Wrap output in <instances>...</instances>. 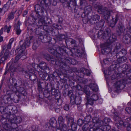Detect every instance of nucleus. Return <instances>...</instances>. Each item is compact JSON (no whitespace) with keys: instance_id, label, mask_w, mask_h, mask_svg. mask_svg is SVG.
<instances>
[{"instance_id":"nucleus-1","label":"nucleus","mask_w":131,"mask_h":131,"mask_svg":"<svg viewBox=\"0 0 131 131\" xmlns=\"http://www.w3.org/2000/svg\"><path fill=\"white\" fill-rule=\"evenodd\" d=\"M116 39L117 37L114 34H112L110 36L107 40V42L101 45L102 53L103 54H105L110 52L112 50L111 44L115 42Z\"/></svg>"},{"instance_id":"nucleus-2","label":"nucleus","mask_w":131,"mask_h":131,"mask_svg":"<svg viewBox=\"0 0 131 131\" xmlns=\"http://www.w3.org/2000/svg\"><path fill=\"white\" fill-rule=\"evenodd\" d=\"M33 37L32 36H30L28 37H27L23 44L20 46V49L19 50L22 51L20 53L21 56L20 57L21 58L23 56V58H26V55L27 53L25 52L24 50L26 48L29 47L30 44V40Z\"/></svg>"},{"instance_id":"nucleus-3","label":"nucleus","mask_w":131,"mask_h":131,"mask_svg":"<svg viewBox=\"0 0 131 131\" xmlns=\"http://www.w3.org/2000/svg\"><path fill=\"white\" fill-rule=\"evenodd\" d=\"M66 48L63 47L61 48L57 46H55L53 47V48H49L48 50L49 52L51 54H54L56 53L60 56L62 55L66 52V51L65 49Z\"/></svg>"},{"instance_id":"nucleus-4","label":"nucleus","mask_w":131,"mask_h":131,"mask_svg":"<svg viewBox=\"0 0 131 131\" xmlns=\"http://www.w3.org/2000/svg\"><path fill=\"white\" fill-rule=\"evenodd\" d=\"M75 0H71L67 1L66 7L71 10L72 12L76 13L78 10V6L76 5Z\"/></svg>"},{"instance_id":"nucleus-5","label":"nucleus","mask_w":131,"mask_h":131,"mask_svg":"<svg viewBox=\"0 0 131 131\" xmlns=\"http://www.w3.org/2000/svg\"><path fill=\"white\" fill-rule=\"evenodd\" d=\"M9 116H7V118L8 119L10 118V122L11 124H13V125H15V124L19 123L21 122L22 121L21 118L19 116L16 117L14 116L13 115L11 114L10 112L9 113Z\"/></svg>"},{"instance_id":"nucleus-6","label":"nucleus","mask_w":131,"mask_h":131,"mask_svg":"<svg viewBox=\"0 0 131 131\" xmlns=\"http://www.w3.org/2000/svg\"><path fill=\"white\" fill-rule=\"evenodd\" d=\"M114 116V119L116 122L115 125L117 126V128H120V126L122 125L124 126H126L125 123L122 121L120 117L116 114H115Z\"/></svg>"},{"instance_id":"nucleus-7","label":"nucleus","mask_w":131,"mask_h":131,"mask_svg":"<svg viewBox=\"0 0 131 131\" xmlns=\"http://www.w3.org/2000/svg\"><path fill=\"white\" fill-rule=\"evenodd\" d=\"M92 122L94 123L93 125L94 129L96 131L97 129L98 128L100 125H102L103 123V121L99 120L98 118L97 117H94L92 119Z\"/></svg>"},{"instance_id":"nucleus-8","label":"nucleus","mask_w":131,"mask_h":131,"mask_svg":"<svg viewBox=\"0 0 131 131\" xmlns=\"http://www.w3.org/2000/svg\"><path fill=\"white\" fill-rule=\"evenodd\" d=\"M70 101L72 104H76L79 105L81 103V98L79 96H75L74 95H72L70 97Z\"/></svg>"},{"instance_id":"nucleus-9","label":"nucleus","mask_w":131,"mask_h":131,"mask_svg":"<svg viewBox=\"0 0 131 131\" xmlns=\"http://www.w3.org/2000/svg\"><path fill=\"white\" fill-rule=\"evenodd\" d=\"M65 63H64L63 66V62L61 63L60 66L62 67L63 69H65V67L66 66V63H69V64H75L76 63V61L74 59H72L69 57H67L65 59Z\"/></svg>"},{"instance_id":"nucleus-10","label":"nucleus","mask_w":131,"mask_h":131,"mask_svg":"<svg viewBox=\"0 0 131 131\" xmlns=\"http://www.w3.org/2000/svg\"><path fill=\"white\" fill-rule=\"evenodd\" d=\"M22 51L19 50L18 51V55L15 58V60L14 61V59H12L10 61V64L11 63V64L10 65L9 67V68L10 69L12 67L13 68H14V70L15 71H16V70H15L16 68L15 67H13L15 65V64L16 63L17 61L20 58H21L20 57V56H21V52Z\"/></svg>"},{"instance_id":"nucleus-11","label":"nucleus","mask_w":131,"mask_h":131,"mask_svg":"<svg viewBox=\"0 0 131 131\" xmlns=\"http://www.w3.org/2000/svg\"><path fill=\"white\" fill-rule=\"evenodd\" d=\"M111 129L110 126L108 124L100 125L96 131H108Z\"/></svg>"},{"instance_id":"nucleus-12","label":"nucleus","mask_w":131,"mask_h":131,"mask_svg":"<svg viewBox=\"0 0 131 131\" xmlns=\"http://www.w3.org/2000/svg\"><path fill=\"white\" fill-rule=\"evenodd\" d=\"M9 50H6L3 56L1 58L0 60V64H3L5 63V61L7 59L9 54Z\"/></svg>"},{"instance_id":"nucleus-13","label":"nucleus","mask_w":131,"mask_h":131,"mask_svg":"<svg viewBox=\"0 0 131 131\" xmlns=\"http://www.w3.org/2000/svg\"><path fill=\"white\" fill-rule=\"evenodd\" d=\"M38 18V24L37 25V26H41L44 25L45 24V20H44V18L42 15H38L37 16Z\"/></svg>"},{"instance_id":"nucleus-14","label":"nucleus","mask_w":131,"mask_h":131,"mask_svg":"<svg viewBox=\"0 0 131 131\" xmlns=\"http://www.w3.org/2000/svg\"><path fill=\"white\" fill-rule=\"evenodd\" d=\"M123 40L125 44H128L131 42V36L130 34L127 33L124 36Z\"/></svg>"},{"instance_id":"nucleus-15","label":"nucleus","mask_w":131,"mask_h":131,"mask_svg":"<svg viewBox=\"0 0 131 131\" xmlns=\"http://www.w3.org/2000/svg\"><path fill=\"white\" fill-rule=\"evenodd\" d=\"M21 24L19 20H18L17 23L15 24L14 26V29L16 32L17 35H19L21 33V30L20 28V26Z\"/></svg>"},{"instance_id":"nucleus-16","label":"nucleus","mask_w":131,"mask_h":131,"mask_svg":"<svg viewBox=\"0 0 131 131\" xmlns=\"http://www.w3.org/2000/svg\"><path fill=\"white\" fill-rule=\"evenodd\" d=\"M35 8L37 16L38 15H39V13H42L44 12V9L39 4L36 5L35 7Z\"/></svg>"},{"instance_id":"nucleus-17","label":"nucleus","mask_w":131,"mask_h":131,"mask_svg":"<svg viewBox=\"0 0 131 131\" xmlns=\"http://www.w3.org/2000/svg\"><path fill=\"white\" fill-rule=\"evenodd\" d=\"M38 72L40 77L42 79L48 80V77H48L47 74L46 73L43 72V71L40 70L38 71Z\"/></svg>"},{"instance_id":"nucleus-18","label":"nucleus","mask_w":131,"mask_h":131,"mask_svg":"<svg viewBox=\"0 0 131 131\" xmlns=\"http://www.w3.org/2000/svg\"><path fill=\"white\" fill-rule=\"evenodd\" d=\"M97 12L100 14H103L107 9V8L102 6V5H98L97 6Z\"/></svg>"},{"instance_id":"nucleus-19","label":"nucleus","mask_w":131,"mask_h":131,"mask_svg":"<svg viewBox=\"0 0 131 131\" xmlns=\"http://www.w3.org/2000/svg\"><path fill=\"white\" fill-rule=\"evenodd\" d=\"M28 26V28L29 29L33 31H35L37 30V25L36 23H33L32 24H28V25H26Z\"/></svg>"},{"instance_id":"nucleus-20","label":"nucleus","mask_w":131,"mask_h":131,"mask_svg":"<svg viewBox=\"0 0 131 131\" xmlns=\"http://www.w3.org/2000/svg\"><path fill=\"white\" fill-rule=\"evenodd\" d=\"M16 11H12L9 13L8 15V17L6 19V22H8L10 20L13 19L14 18V16L15 14Z\"/></svg>"},{"instance_id":"nucleus-21","label":"nucleus","mask_w":131,"mask_h":131,"mask_svg":"<svg viewBox=\"0 0 131 131\" xmlns=\"http://www.w3.org/2000/svg\"><path fill=\"white\" fill-rule=\"evenodd\" d=\"M36 19L33 17L30 16L25 21L26 25H28V24H32L33 23H36Z\"/></svg>"},{"instance_id":"nucleus-22","label":"nucleus","mask_w":131,"mask_h":131,"mask_svg":"<svg viewBox=\"0 0 131 131\" xmlns=\"http://www.w3.org/2000/svg\"><path fill=\"white\" fill-rule=\"evenodd\" d=\"M66 118L68 120V124H69V123H70L71 126L72 127H73V125H75V127H76V124L73 122V119L72 117H69L68 116H66Z\"/></svg>"},{"instance_id":"nucleus-23","label":"nucleus","mask_w":131,"mask_h":131,"mask_svg":"<svg viewBox=\"0 0 131 131\" xmlns=\"http://www.w3.org/2000/svg\"><path fill=\"white\" fill-rule=\"evenodd\" d=\"M39 68H40L41 70H49L48 67H47L46 64L45 62H42L39 65Z\"/></svg>"},{"instance_id":"nucleus-24","label":"nucleus","mask_w":131,"mask_h":131,"mask_svg":"<svg viewBox=\"0 0 131 131\" xmlns=\"http://www.w3.org/2000/svg\"><path fill=\"white\" fill-rule=\"evenodd\" d=\"M49 122L50 125L51 127H54L57 126V121L55 118H52L50 119Z\"/></svg>"},{"instance_id":"nucleus-25","label":"nucleus","mask_w":131,"mask_h":131,"mask_svg":"<svg viewBox=\"0 0 131 131\" xmlns=\"http://www.w3.org/2000/svg\"><path fill=\"white\" fill-rule=\"evenodd\" d=\"M3 99L5 100V103H6L10 104L12 103V99L9 95L5 96Z\"/></svg>"},{"instance_id":"nucleus-26","label":"nucleus","mask_w":131,"mask_h":131,"mask_svg":"<svg viewBox=\"0 0 131 131\" xmlns=\"http://www.w3.org/2000/svg\"><path fill=\"white\" fill-rule=\"evenodd\" d=\"M124 26L122 25L119 24L118 26V29L117 30V33L119 35H120L122 34L124 29Z\"/></svg>"},{"instance_id":"nucleus-27","label":"nucleus","mask_w":131,"mask_h":131,"mask_svg":"<svg viewBox=\"0 0 131 131\" xmlns=\"http://www.w3.org/2000/svg\"><path fill=\"white\" fill-rule=\"evenodd\" d=\"M15 66H16L15 64L14 66L13 67H15L16 68L15 69V70H16V71H15V70H14V68L13 69L12 68H12H11L10 69L9 68V69L11 70H13V71H14V72L16 71L17 70H17H18L19 71H22L23 72H24V73H27L26 71L24 70V69H23V68H22L21 67H18L17 68H16V67H15Z\"/></svg>"},{"instance_id":"nucleus-28","label":"nucleus","mask_w":131,"mask_h":131,"mask_svg":"<svg viewBox=\"0 0 131 131\" xmlns=\"http://www.w3.org/2000/svg\"><path fill=\"white\" fill-rule=\"evenodd\" d=\"M90 86L93 91H97L98 90L97 86L95 84L91 83L90 84Z\"/></svg>"},{"instance_id":"nucleus-29","label":"nucleus","mask_w":131,"mask_h":131,"mask_svg":"<svg viewBox=\"0 0 131 131\" xmlns=\"http://www.w3.org/2000/svg\"><path fill=\"white\" fill-rule=\"evenodd\" d=\"M17 125L16 124H15V125H14L12 126V127L10 128L7 127V128L5 129L7 130H9V131H17V130L16 128L17 127Z\"/></svg>"},{"instance_id":"nucleus-30","label":"nucleus","mask_w":131,"mask_h":131,"mask_svg":"<svg viewBox=\"0 0 131 131\" xmlns=\"http://www.w3.org/2000/svg\"><path fill=\"white\" fill-rule=\"evenodd\" d=\"M123 84L121 81H119L116 82L115 84V88L118 90H119L121 89V87L123 85Z\"/></svg>"},{"instance_id":"nucleus-31","label":"nucleus","mask_w":131,"mask_h":131,"mask_svg":"<svg viewBox=\"0 0 131 131\" xmlns=\"http://www.w3.org/2000/svg\"><path fill=\"white\" fill-rule=\"evenodd\" d=\"M16 93H17L18 92L22 94L24 96H25L26 95V91L24 89V88L23 87H20L18 89V91H17Z\"/></svg>"},{"instance_id":"nucleus-32","label":"nucleus","mask_w":131,"mask_h":131,"mask_svg":"<svg viewBox=\"0 0 131 131\" xmlns=\"http://www.w3.org/2000/svg\"><path fill=\"white\" fill-rule=\"evenodd\" d=\"M9 113H8L6 114H5V116L6 117V118H2L1 120V122L3 124H5L6 123V121L8 120V121H9L10 122V118L8 119H7V116H9L8 115Z\"/></svg>"},{"instance_id":"nucleus-33","label":"nucleus","mask_w":131,"mask_h":131,"mask_svg":"<svg viewBox=\"0 0 131 131\" xmlns=\"http://www.w3.org/2000/svg\"><path fill=\"white\" fill-rule=\"evenodd\" d=\"M112 12V11L108 10L107 9L104 13V17L105 18L108 19L110 17V14Z\"/></svg>"},{"instance_id":"nucleus-34","label":"nucleus","mask_w":131,"mask_h":131,"mask_svg":"<svg viewBox=\"0 0 131 131\" xmlns=\"http://www.w3.org/2000/svg\"><path fill=\"white\" fill-rule=\"evenodd\" d=\"M92 10L91 7L90 6H86L84 8V13L86 14H88Z\"/></svg>"},{"instance_id":"nucleus-35","label":"nucleus","mask_w":131,"mask_h":131,"mask_svg":"<svg viewBox=\"0 0 131 131\" xmlns=\"http://www.w3.org/2000/svg\"><path fill=\"white\" fill-rule=\"evenodd\" d=\"M12 80L13 81L12 84L15 86L14 88L15 90H13V91L15 93H16L17 92V89L16 88V87L17 86V83L16 82V81L15 79H12Z\"/></svg>"},{"instance_id":"nucleus-36","label":"nucleus","mask_w":131,"mask_h":131,"mask_svg":"<svg viewBox=\"0 0 131 131\" xmlns=\"http://www.w3.org/2000/svg\"><path fill=\"white\" fill-rule=\"evenodd\" d=\"M20 97V96L19 95H15L14 97L12 99V100L14 102L17 103L18 102Z\"/></svg>"},{"instance_id":"nucleus-37","label":"nucleus","mask_w":131,"mask_h":131,"mask_svg":"<svg viewBox=\"0 0 131 131\" xmlns=\"http://www.w3.org/2000/svg\"><path fill=\"white\" fill-rule=\"evenodd\" d=\"M81 71L84 74H90V72L89 71L84 68H81Z\"/></svg>"},{"instance_id":"nucleus-38","label":"nucleus","mask_w":131,"mask_h":131,"mask_svg":"<svg viewBox=\"0 0 131 131\" xmlns=\"http://www.w3.org/2000/svg\"><path fill=\"white\" fill-rule=\"evenodd\" d=\"M14 40V39L13 38H11L9 40L8 43V45H6L7 48L8 49H10L11 48V45L12 43Z\"/></svg>"},{"instance_id":"nucleus-39","label":"nucleus","mask_w":131,"mask_h":131,"mask_svg":"<svg viewBox=\"0 0 131 131\" xmlns=\"http://www.w3.org/2000/svg\"><path fill=\"white\" fill-rule=\"evenodd\" d=\"M58 121H59V125L64 123V119L61 116H60L58 117Z\"/></svg>"},{"instance_id":"nucleus-40","label":"nucleus","mask_w":131,"mask_h":131,"mask_svg":"<svg viewBox=\"0 0 131 131\" xmlns=\"http://www.w3.org/2000/svg\"><path fill=\"white\" fill-rule=\"evenodd\" d=\"M9 7V5H7V3L4 5L2 8L4 12V14L8 10Z\"/></svg>"},{"instance_id":"nucleus-41","label":"nucleus","mask_w":131,"mask_h":131,"mask_svg":"<svg viewBox=\"0 0 131 131\" xmlns=\"http://www.w3.org/2000/svg\"><path fill=\"white\" fill-rule=\"evenodd\" d=\"M59 125L62 127V131H66L68 129V126L64 123Z\"/></svg>"},{"instance_id":"nucleus-42","label":"nucleus","mask_w":131,"mask_h":131,"mask_svg":"<svg viewBox=\"0 0 131 131\" xmlns=\"http://www.w3.org/2000/svg\"><path fill=\"white\" fill-rule=\"evenodd\" d=\"M100 18V16L97 15H93L91 18V19L94 21L98 20Z\"/></svg>"},{"instance_id":"nucleus-43","label":"nucleus","mask_w":131,"mask_h":131,"mask_svg":"<svg viewBox=\"0 0 131 131\" xmlns=\"http://www.w3.org/2000/svg\"><path fill=\"white\" fill-rule=\"evenodd\" d=\"M118 19L116 17L114 21H113L110 24V26L112 28L113 27L115 26L116 23L118 21Z\"/></svg>"},{"instance_id":"nucleus-44","label":"nucleus","mask_w":131,"mask_h":131,"mask_svg":"<svg viewBox=\"0 0 131 131\" xmlns=\"http://www.w3.org/2000/svg\"><path fill=\"white\" fill-rule=\"evenodd\" d=\"M103 124L104 125L108 124H107L111 122V119L108 118H105L104 119V121H103Z\"/></svg>"},{"instance_id":"nucleus-45","label":"nucleus","mask_w":131,"mask_h":131,"mask_svg":"<svg viewBox=\"0 0 131 131\" xmlns=\"http://www.w3.org/2000/svg\"><path fill=\"white\" fill-rule=\"evenodd\" d=\"M127 53V51L125 49H123L122 50L119 52L118 53H117L116 54V57L118 56V55L119 54L120 55L121 54H122L123 55H125Z\"/></svg>"},{"instance_id":"nucleus-46","label":"nucleus","mask_w":131,"mask_h":131,"mask_svg":"<svg viewBox=\"0 0 131 131\" xmlns=\"http://www.w3.org/2000/svg\"><path fill=\"white\" fill-rule=\"evenodd\" d=\"M98 99V96L96 94L92 95L91 97V99L93 100L94 101L97 100Z\"/></svg>"},{"instance_id":"nucleus-47","label":"nucleus","mask_w":131,"mask_h":131,"mask_svg":"<svg viewBox=\"0 0 131 131\" xmlns=\"http://www.w3.org/2000/svg\"><path fill=\"white\" fill-rule=\"evenodd\" d=\"M91 119V117L90 116H88L85 117L84 119V121L86 122L87 123L89 122Z\"/></svg>"},{"instance_id":"nucleus-48","label":"nucleus","mask_w":131,"mask_h":131,"mask_svg":"<svg viewBox=\"0 0 131 131\" xmlns=\"http://www.w3.org/2000/svg\"><path fill=\"white\" fill-rule=\"evenodd\" d=\"M66 37V36L65 35H60L58 37V39L59 41H61L63 39H64Z\"/></svg>"},{"instance_id":"nucleus-49","label":"nucleus","mask_w":131,"mask_h":131,"mask_svg":"<svg viewBox=\"0 0 131 131\" xmlns=\"http://www.w3.org/2000/svg\"><path fill=\"white\" fill-rule=\"evenodd\" d=\"M105 33L107 35L108 37L111 35V30L109 28H107L105 30Z\"/></svg>"},{"instance_id":"nucleus-50","label":"nucleus","mask_w":131,"mask_h":131,"mask_svg":"<svg viewBox=\"0 0 131 131\" xmlns=\"http://www.w3.org/2000/svg\"><path fill=\"white\" fill-rule=\"evenodd\" d=\"M84 91L86 95V97L87 98L86 99H89L90 95V91L88 90H85Z\"/></svg>"},{"instance_id":"nucleus-51","label":"nucleus","mask_w":131,"mask_h":131,"mask_svg":"<svg viewBox=\"0 0 131 131\" xmlns=\"http://www.w3.org/2000/svg\"><path fill=\"white\" fill-rule=\"evenodd\" d=\"M7 49H8V48H7V47L6 45H5L2 48V50L0 53V56H1V55L3 54L4 53L3 51L5 50H6Z\"/></svg>"},{"instance_id":"nucleus-52","label":"nucleus","mask_w":131,"mask_h":131,"mask_svg":"<svg viewBox=\"0 0 131 131\" xmlns=\"http://www.w3.org/2000/svg\"><path fill=\"white\" fill-rule=\"evenodd\" d=\"M123 71H126L129 68V66L126 64H125L123 65Z\"/></svg>"},{"instance_id":"nucleus-53","label":"nucleus","mask_w":131,"mask_h":131,"mask_svg":"<svg viewBox=\"0 0 131 131\" xmlns=\"http://www.w3.org/2000/svg\"><path fill=\"white\" fill-rule=\"evenodd\" d=\"M11 26L10 25L8 27H7V26L6 25L4 28L5 30H6L7 32V33H9L10 31V29L11 28Z\"/></svg>"},{"instance_id":"nucleus-54","label":"nucleus","mask_w":131,"mask_h":131,"mask_svg":"<svg viewBox=\"0 0 131 131\" xmlns=\"http://www.w3.org/2000/svg\"><path fill=\"white\" fill-rule=\"evenodd\" d=\"M5 109V108L3 106H1L0 107V112L2 114H4V111Z\"/></svg>"},{"instance_id":"nucleus-55","label":"nucleus","mask_w":131,"mask_h":131,"mask_svg":"<svg viewBox=\"0 0 131 131\" xmlns=\"http://www.w3.org/2000/svg\"><path fill=\"white\" fill-rule=\"evenodd\" d=\"M29 78L31 80H34L36 79V76L34 74L32 73V74L31 75H30V74H29Z\"/></svg>"},{"instance_id":"nucleus-56","label":"nucleus","mask_w":131,"mask_h":131,"mask_svg":"<svg viewBox=\"0 0 131 131\" xmlns=\"http://www.w3.org/2000/svg\"><path fill=\"white\" fill-rule=\"evenodd\" d=\"M125 110L128 113L131 114V107H127L125 108Z\"/></svg>"},{"instance_id":"nucleus-57","label":"nucleus","mask_w":131,"mask_h":131,"mask_svg":"<svg viewBox=\"0 0 131 131\" xmlns=\"http://www.w3.org/2000/svg\"><path fill=\"white\" fill-rule=\"evenodd\" d=\"M110 59L108 58H106L104 60V62L105 64H109L110 62Z\"/></svg>"},{"instance_id":"nucleus-58","label":"nucleus","mask_w":131,"mask_h":131,"mask_svg":"<svg viewBox=\"0 0 131 131\" xmlns=\"http://www.w3.org/2000/svg\"><path fill=\"white\" fill-rule=\"evenodd\" d=\"M87 99L89 104L91 105L93 104V101H94L93 100L91 99V98L89 100L88 99Z\"/></svg>"},{"instance_id":"nucleus-59","label":"nucleus","mask_w":131,"mask_h":131,"mask_svg":"<svg viewBox=\"0 0 131 131\" xmlns=\"http://www.w3.org/2000/svg\"><path fill=\"white\" fill-rule=\"evenodd\" d=\"M32 67L35 69H37L39 68V65L37 64H35V63L32 64Z\"/></svg>"},{"instance_id":"nucleus-60","label":"nucleus","mask_w":131,"mask_h":131,"mask_svg":"<svg viewBox=\"0 0 131 131\" xmlns=\"http://www.w3.org/2000/svg\"><path fill=\"white\" fill-rule=\"evenodd\" d=\"M88 124H85L82 127V129L83 131H86L88 129Z\"/></svg>"},{"instance_id":"nucleus-61","label":"nucleus","mask_w":131,"mask_h":131,"mask_svg":"<svg viewBox=\"0 0 131 131\" xmlns=\"http://www.w3.org/2000/svg\"><path fill=\"white\" fill-rule=\"evenodd\" d=\"M78 124L79 125L81 126L83 124L82 120L81 119H79L78 121Z\"/></svg>"},{"instance_id":"nucleus-62","label":"nucleus","mask_w":131,"mask_h":131,"mask_svg":"<svg viewBox=\"0 0 131 131\" xmlns=\"http://www.w3.org/2000/svg\"><path fill=\"white\" fill-rule=\"evenodd\" d=\"M80 3L81 5H84L86 3L85 0H80Z\"/></svg>"},{"instance_id":"nucleus-63","label":"nucleus","mask_w":131,"mask_h":131,"mask_svg":"<svg viewBox=\"0 0 131 131\" xmlns=\"http://www.w3.org/2000/svg\"><path fill=\"white\" fill-rule=\"evenodd\" d=\"M64 108L65 110L67 111L69 109V106L68 104H65L64 106Z\"/></svg>"},{"instance_id":"nucleus-64","label":"nucleus","mask_w":131,"mask_h":131,"mask_svg":"<svg viewBox=\"0 0 131 131\" xmlns=\"http://www.w3.org/2000/svg\"><path fill=\"white\" fill-rule=\"evenodd\" d=\"M120 47V45L119 43H115V47L117 49H118Z\"/></svg>"}]
</instances>
